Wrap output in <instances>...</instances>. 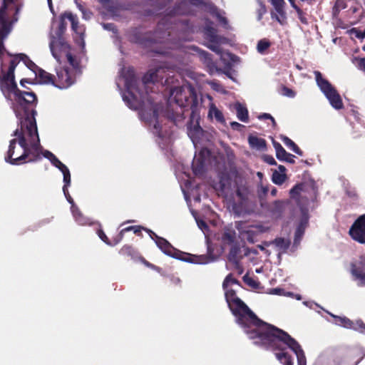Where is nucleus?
<instances>
[{"mask_svg":"<svg viewBox=\"0 0 365 365\" xmlns=\"http://www.w3.org/2000/svg\"><path fill=\"white\" fill-rule=\"evenodd\" d=\"M294 295V293L291 292H285V294H284V296L290 297H293Z\"/></svg>","mask_w":365,"mask_h":365,"instance_id":"obj_60","label":"nucleus"},{"mask_svg":"<svg viewBox=\"0 0 365 365\" xmlns=\"http://www.w3.org/2000/svg\"><path fill=\"white\" fill-rule=\"evenodd\" d=\"M303 304L312 309H315V307H319L318 304L312 301H304Z\"/></svg>","mask_w":365,"mask_h":365,"instance_id":"obj_49","label":"nucleus"},{"mask_svg":"<svg viewBox=\"0 0 365 365\" xmlns=\"http://www.w3.org/2000/svg\"><path fill=\"white\" fill-rule=\"evenodd\" d=\"M350 273L358 286H365V257L361 256L351 262Z\"/></svg>","mask_w":365,"mask_h":365,"instance_id":"obj_15","label":"nucleus"},{"mask_svg":"<svg viewBox=\"0 0 365 365\" xmlns=\"http://www.w3.org/2000/svg\"><path fill=\"white\" fill-rule=\"evenodd\" d=\"M289 240L284 238H278L276 239L273 242L271 243L272 245H274L277 251L279 252V255L285 252L289 246Z\"/></svg>","mask_w":365,"mask_h":365,"instance_id":"obj_26","label":"nucleus"},{"mask_svg":"<svg viewBox=\"0 0 365 365\" xmlns=\"http://www.w3.org/2000/svg\"><path fill=\"white\" fill-rule=\"evenodd\" d=\"M168 101L172 106L175 103L182 110L190 104L189 101L192 102L194 106L197 101V96L195 89L191 86L185 84L172 89Z\"/></svg>","mask_w":365,"mask_h":365,"instance_id":"obj_9","label":"nucleus"},{"mask_svg":"<svg viewBox=\"0 0 365 365\" xmlns=\"http://www.w3.org/2000/svg\"><path fill=\"white\" fill-rule=\"evenodd\" d=\"M118 88L125 87V91H121L123 101L131 109H139V115L141 119L151 130L153 133L159 138L167 135L165 130L160 127L163 118L165 117L162 106L154 103L151 99L140 91L137 86V81L133 68H123L120 76L116 81Z\"/></svg>","mask_w":365,"mask_h":365,"instance_id":"obj_3","label":"nucleus"},{"mask_svg":"<svg viewBox=\"0 0 365 365\" xmlns=\"http://www.w3.org/2000/svg\"><path fill=\"white\" fill-rule=\"evenodd\" d=\"M267 293L269 294H272V295L284 296V294H285V291L282 288L277 287V288L269 289L267 291Z\"/></svg>","mask_w":365,"mask_h":365,"instance_id":"obj_38","label":"nucleus"},{"mask_svg":"<svg viewBox=\"0 0 365 365\" xmlns=\"http://www.w3.org/2000/svg\"><path fill=\"white\" fill-rule=\"evenodd\" d=\"M210 84L212 89L218 92L224 93V89L217 83L211 82Z\"/></svg>","mask_w":365,"mask_h":365,"instance_id":"obj_50","label":"nucleus"},{"mask_svg":"<svg viewBox=\"0 0 365 365\" xmlns=\"http://www.w3.org/2000/svg\"><path fill=\"white\" fill-rule=\"evenodd\" d=\"M287 179V175L285 173H280L279 172L275 170L272 177V182L278 185L283 184Z\"/></svg>","mask_w":365,"mask_h":365,"instance_id":"obj_32","label":"nucleus"},{"mask_svg":"<svg viewBox=\"0 0 365 365\" xmlns=\"http://www.w3.org/2000/svg\"><path fill=\"white\" fill-rule=\"evenodd\" d=\"M314 194L315 189L312 182L297 184L289 191L290 200L297 205L300 217L294 234V245L299 244L304 230L308 225L309 215L307 205L309 200L314 197Z\"/></svg>","mask_w":365,"mask_h":365,"instance_id":"obj_6","label":"nucleus"},{"mask_svg":"<svg viewBox=\"0 0 365 365\" xmlns=\"http://www.w3.org/2000/svg\"><path fill=\"white\" fill-rule=\"evenodd\" d=\"M177 178L179 179L180 182V186L182 191L184 194L185 199L187 202V203L189 205L190 203V199L187 192H186L185 189L188 188L190 181V177L187 175H185V178L184 177L180 178L178 174H177Z\"/></svg>","mask_w":365,"mask_h":365,"instance_id":"obj_27","label":"nucleus"},{"mask_svg":"<svg viewBox=\"0 0 365 365\" xmlns=\"http://www.w3.org/2000/svg\"><path fill=\"white\" fill-rule=\"evenodd\" d=\"M145 230L149 233L150 237L155 241L158 247L163 253L168 256L192 264H205L210 262L208 257L205 255L196 256L187 255L185 257H181L182 253L175 249L168 241L163 237L158 236L155 233L150 230Z\"/></svg>","mask_w":365,"mask_h":365,"instance_id":"obj_7","label":"nucleus"},{"mask_svg":"<svg viewBox=\"0 0 365 365\" xmlns=\"http://www.w3.org/2000/svg\"><path fill=\"white\" fill-rule=\"evenodd\" d=\"M190 1L191 2V4L194 5H200L203 4V1L202 0H190Z\"/></svg>","mask_w":365,"mask_h":365,"instance_id":"obj_56","label":"nucleus"},{"mask_svg":"<svg viewBox=\"0 0 365 365\" xmlns=\"http://www.w3.org/2000/svg\"><path fill=\"white\" fill-rule=\"evenodd\" d=\"M334 319L335 324L360 332L365 331V324L361 320L351 321L346 317H339L329 313Z\"/></svg>","mask_w":365,"mask_h":365,"instance_id":"obj_17","label":"nucleus"},{"mask_svg":"<svg viewBox=\"0 0 365 365\" xmlns=\"http://www.w3.org/2000/svg\"><path fill=\"white\" fill-rule=\"evenodd\" d=\"M354 63L356 66V67L365 72V58H355Z\"/></svg>","mask_w":365,"mask_h":365,"instance_id":"obj_37","label":"nucleus"},{"mask_svg":"<svg viewBox=\"0 0 365 365\" xmlns=\"http://www.w3.org/2000/svg\"><path fill=\"white\" fill-rule=\"evenodd\" d=\"M73 216L75 221L80 225H90L91 221L88 218L84 217L78 209H73Z\"/></svg>","mask_w":365,"mask_h":365,"instance_id":"obj_28","label":"nucleus"},{"mask_svg":"<svg viewBox=\"0 0 365 365\" xmlns=\"http://www.w3.org/2000/svg\"><path fill=\"white\" fill-rule=\"evenodd\" d=\"M22 6V0H3V6L0 9V90L4 97L11 102V108L18 118L34 115L33 113H30L28 105L36 101L34 93L21 92L18 89L14 70L21 60L18 54L11 58L4 46V40L18 21Z\"/></svg>","mask_w":365,"mask_h":365,"instance_id":"obj_2","label":"nucleus"},{"mask_svg":"<svg viewBox=\"0 0 365 365\" xmlns=\"http://www.w3.org/2000/svg\"><path fill=\"white\" fill-rule=\"evenodd\" d=\"M19 119L20 128L14 131L15 138L10 141L7 155L5 157V160L12 165L35 161L40 153H43L34 115H26Z\"/></svg>","mask_w":365,"mask_h":365,"instance_id":"obj_4","label":"nucleus"},{"mask_svg":"<svg viewBox=\"0 0 365 365\" xmlns=\"http://www.w3.org/2000/svg\"><path fill=\"white\" fill-rule=\"evenodd\" d=\"M289 156L290 158L289 157H286L284 160V161H286V162H288V163H294V156L292 154L289 153Z\"/></svg>","mask_w":365,"mask_h":365,"instance_id":"obj_54","label":"nucleus"},{"mask_svg":"<svg viewBox=\"0 0 365 365\" xmlns=\"http://www.w3.org/2000/svg\"><path fill=\"white\" fill-rule=\"evenodd\" d=\"M235 237V233L232 230H227L223 236V240L227 243H232Z\"/></svg>","mask_w":365,"mask_h":365,"instance_id":"obj_34","label":"nucleus"},{"mask_svg":"<svg viewBox=\"0 0 365 365\" xmlns=\"http://www.w3.org/2000/svg\"><path fill=\"white\" fill-rule=\"evenodd\" d=\"M298 15V17L300 20V21L302 24H307V18L304 16L302 11L300 9H297V11H296Z\"/></svg>","mask_w":365,"mask_h":365,"instance_id":"obj_45","label":"nucleus"},{"mask_svg":"<svg viewBox=\"0 0 365 365\" xmlns=\"http://www.w3.org/2000/svg\"><path fill=\"white\" fill-rule=\"evenodd\" d=\"M236 228L242 239L254 243L258 235L266 232L268 228L262 225H250L244 222H236Z\"/></svg>","mask_w":365,"mask_h":365,"instance_id":"obj_11","label":"nucleus"},{"mask_svg":"<svg viewBox=\"0 0 365 365\" xmlns=\"http://www.w3.org/2000/svg\"><path fill=\"white\" fill-rule=\"evenodd\" d=\"M263 160L269 165H276L274 158L271 155H265L263 156Z\"/></svg>","mask_w":365,"mask_h":365,"instance_id":"obj_44","label":"nucleus"},{"mask_svg":"<svg viewBox=\"0 0 365 365\" xmlns=\"http://www.w3.org/2000/svg\"><path fill=\"white\" fill-rule=\"evenodd\" d=\"M120 252L122 255H130L133 253V248L130 246L125 245L121 248Z\"/></svg>","mask_w":365,"mask_h":365,"instance_id":"obj_43","label":"nucleus"},{"mask_svg":"<svg viewBox=\"0 0 365 365\" xmlns=\"http://www.w3.org/2000/svg\"><path fill=\"white\" fill-rule=\"evenodd\" d=\"M267 192H268V189H267V187H264V186H262H262H260V187H259L258 192H259V194L260 195H266V194H267Z\"/></svg>","mask_w":365,"mask_h":365,"instance_id":"obj_52","label":"nucleus"},{"mask_svg":"<svg viewBox=\"0 0 365 365\" xmlns=\"http://www.w3.org/2000/svg\"><path fill=\"white\" fill-rule=\"evenodd\" d=\"M230 125L232 129L237 130H241V129L244 127L242 124H240L237 122H232L230 123Z\"/></svg>","mask_w":365,"mask_h":365,"instance_id":"obj_51","label":"nucleus"},{"mask_svg":"<svg viewBox=\"0 0 365 365\" xmlns=\"http://www.w3.org/2000/svg\"><path fill=\"white\" fill-rule=\"evenodd\" d=\"M183 113H182L181 115H179L178 116H174L173 114L172 115H170V114H168V118L171 119L175 123H178L181 119L183 118Z\"/></svg>","mask_w":365,"mask_h":365,"instance_id":"obj_48","label":"nucleus"},{"mask_svg":"<svg viewBox=\"0 0 365 365\" xmlns=\"http://www.w3.org/2000/svg\"><path fill=\"white\" fill-rule=\"evenodd\" d=\"M281 139L282 142L284 143V145L289 148L291 150L294 152L295 153L302 155V152L300 150V149L298 148V146L288 137L287 136H282Z\"/></svg>","mask_w":365,"mask_h":365,"instance_id":"obj_29","label":"nucleus"},{"mask_svg":"<svg viewBox=\"0 0 365 365\" xmlns=\"http://www.w3.org/2000/svg\"><path fill=\"white\" fill-rule=\"evenodd\" d=\"M267 269H265L264 267L257 268L255 269V272L256 273H258V274H259V273H265V275L267 276Z\"/></svg>","mask_w":365,"mask_h":365,"instance_id":"obj_53","label":"nucleus"},{"mask_svg":"<svg viewBox=\"0 0 365 365\" xmlns=\"http://www.w3.org/2000/svg\"><path fill=\"white\" fill-rule=\"evenodd\" d=\"M210 150L207 148H202L197 154H195L192 163V168L195 175L202 174L210 162Z\"/></svg>","mask_w":365,"mask_h":365,"instance_id":"obj_14","label":"nucleus"},{"mask_svg":"<svg viewBox=\"0 0 365 365\" xmlns=\"http://www.w3.org/2000/svg\"><path fill=\"white\" fill-rule=\"evenodd\" d=\"M204 34L205 38L209 41L207 47L222 58L225 53L222 52L220 45L225 43L226 38L217 35L215 29L212 27V24H209L205 26Z\"/></svg>","mask_w":365,"mask_h":365,"instance_id":"obj_13","label":"nucleus"},{"mask_svg":"<svg viewBox=\"0 0 365 365\" xmlns=\"http://www.w3.org/2000/svg\"><path fill=\"white\" fill-rule=\"evenodd\" d=\"M314 74L318 88L330 105L336 110L341 109L344 106L342 99L334 86L319 71H315Z\"/></svg>","mask_w":365,"mask_h":365,"instance_id":"obj_8","label":"nucleus"},{"mask_svg":"<svg viewBox=\"0 0 365 365\" xmlns=\"http://www.w3.org/2000/svg\"><path fill=\"white\" fill-rule=\"evenodd\" d=\"M237 118L242 122L248 121V110L247 108L240 103L235 104Z\"/></svg>","mask_w":365,"mask_h":365,"instance_id":"obj_25","label":"nucleus"},{"mask_svg":"<svg viewBox=\"0 0 365 365\" xmlns=\"http://www.w3.org/2000/svg\"><path fill=\"white\" fill-rule=\"evenodd\" d=\"M274 11L271 13L272 18L276 19L281 25L287 23V14L284 10V0H269Z\"/></svg>","mask_w":365,"mask_h":365,"instance_id":"obj_18","label":"nucleus"},{"mask_svg":"<svg viewBox=\"0 0 365 365\" xmlns=\"http://www.w3.org/2000/svg\"><path fill=\"white\" fill-rule=\"evenodd\" d=\"M207 98L210 101L207 117L211 120L215 119L217 122L224 124L225 123V120L222 111L218 109L212 102V98L210 96L207 95Z\"/></svg>","mask_w":365,"mask_h":365,"instance_id":"obj_20","label":"nucleus"},{"mask_svg":"<svg viewBox=\"0 0 365 365\" xmlns=\"http://www.w3.org/2000/svg\"><path fill=\"white\" fill-rule=\"evenodd\" d=\"M242 257V255L240 257L237 256V249L232 248L229 254V259L230 261L233 262L236 264H237L238 261Z\"/></svg>","mask_w":365,"mask_h":365,"instance_id":"obj_35","label":"nucleus"},{"mask_svg":"<svg viewBox=\"0 0 365 365\" xmlns=\"http://www.w3.org/2000/svg\"><path fill=\"white\" fill-rule=\"evenodd\" d=\"M270 46V43L266 39L260 40L257 43V51L259 53H263L266 49Z\"/></svg>","mask_w":365,"mask_h":365,"instance_id":"obj_33","label":"nucleus"},{"mask_svg":"<svg viewBox=\"0 0 365 365\" xmlns=\"http://www.w3.org/2000/svg\"><path fill=\"white\" fill-rule=\"evenodd\" d=\"M283 95L287 96V97H289V98H294L295 96V93L288 88H283Z\"/></svg>","mask_w":365,"mask_h":365,"instance_id":"obj_46","label":"nucleus"},{"mask_svg":"<svg viewBox=\"0 0 365 365\" xmlns=\"http://www.w3.org/2000/svg\"><path fill=\"white\" fill-rule=\"evenodd\" d=\"M192 215L194 216V217L195 218V220H196V222L197 224V226L198 227L202 230V231H205L207 229V225H206V223L202 220H198L196 216H195V212L194 211H192Z\"/></svg>","mask_w":365,"mask_h":365,"instance_id":"obj_40","label":"nucleus"},{"mask_svg":"<svg viewBox=\"0 0 365 365\" xmlns=\"http://www.w3.org/2000/svg\"><path fill=\"white\" fill-rule=\"evenodd\" d=\"M277 190L276 188H273L271 190V195H273V196H275L277 195Z\"/></svg>","mask_w":365,"mask_h":365,"instance_id":"obj_63","label":"nucleus"},{"mask_svg":"<svg viewBox=\"0 0 365 365\" xmlns=\"http://www.w3.org/2000/svg\"><path fill=\"white\" fill-rule=\"evenodd\" d=\"M290 3V4L292 5V6L297 11V9H299L294 3V0H288Z\"/></svg>","mask_w":365,"mask_h":365,"instance_id":"obj_57","label":"nucleus"},{"mask_svg":"<svg viewBox=\"0 0 365 365\" xmlns=\"http://www.w3.org/2000/svg\"><path fill=\"white\" fill-rule=\"evenodd\" d=\"M242 251L243 252V256H245V257H248L251 255H257V251L256 250L250 249L246 247H243Z\"/></svg>","mask_w":365,"mask_h":365,"instance_id":"obj_41","label":"nucleus"},{"mask_svg":"<svg viewBox=\"0 0 365 365\" xmlns=\"http://www.w3.org/2000/svg\"><path fill=\"white\" fill-rule=\"evenodd\" d=\"M26 82H27V81H26V80H25V79H22V80L20 81V83H21V85L22 86H24V85H25V83H26Z\"/></svg>","mask_w":365,"mask_h":365,"instance_id":"obj_64","label":"nucleus"},{"mask_svg":"<svg viewBox=\"0 0 365 365\" xmlns=\"http://www.w3.org/2000/svg\"><path fill=\"white\" fill-rule=\"evenodd\" d=\"M56 23L53 22L51 31L50 49L53 56L58 61L63 55H66L68 65L56 68L54 86L66 89L73 85L78 75L81 72L79 61L69 53V46L61 36L65 29L63 21L58 24V30L54 31Z\"/></svg>","mask_w":365,"mask_h":365,"instance_id":"obj_5","label":"nucleus"},{"mask_svg":"<svg viewBox=\"0 0 365 365\" xmlns=\"http://www.w3.org/2000/svg\"><path fill=\"white\" fill-rule=\"evenodd\" d=\"M258 118L259 120H262V119H270L272 122V124L274 125H275V120L274 119V118L269 113H263V114H261L258 116Z\"/></svg>","mask_w":365,"mask_h":365,"instance_id":"obj_47","label":"nucleus"},{"mask_svg":"<svg viewBox=\"0 0 365 365\" xmlns=\"http://www.w3.org/2000/svg\"><path fill=\"white\" fill-rule=\"evenodd\" d=\"M142 230H145V229L140 226H129V227H127L124 228L123 230H122L120 233L123 234V232H128V231H133L134 233H138Z\"/></svg>","mask_w":365,"mask_h":365,"instance_id":"obj_39","label":"nucleus"},{"mask_svg":"<svg viewBox=\"0 0 365 365\" xmlns=\"http://www.w3.org/2000/svg\"><path fill=\"white\" fill-rule=\"evenodd\" d=\"M63 17L68 19L72 26L73 30L78 34H79L81 39H83L82 36L83 34V29L78 26L76 16L71 13H65Z\"/></svg>","mask_w":365,"mask_h":365,"instance_id":"obj_24","label":"nucleus"},{"mask_svg":"<svg viewBox=\"0 0 365 365\" xmlns=\"http://www.w3.org/2000/svg\"><path fill=\"white\" fill-rule=\"evenodd\" d=\"M202 134V130L197 123L187 127V135L192 141L195 146L199 142L200 136Z\"/></svg>","mask_w":365,"mask_h":365,"instance_id":"obj_22","label":"nucleus"},{"mask_svg":"<svg viewBox=\"0 0 365 365\" xmlns=\"http://www.w3.org/2000/svg\"><path fill=\"white\" fill-rule=\"evenodd\" d=\"M277 360L283 365H293L292 358L285 352H274Z\"/></svg>","mask_w":365,"mask_h":365,"instance_id":"obj_30","label":"nucleus"},{"mask_svg":"<svg viewBox=\"0 0 365 365\" xmlns=\"http://www.w3.org/2000/svg\"><path fill=\"white\" fill-rule=\"evenodd\" d=\"M222 286L226 301L236 318V322L250 339L255 340V344L264 346L276 352H284V347L287 346L296 354L297 365H307L304 352L294 339L282 329L261 321L235 295L240 284L232 274L226 277Z\"/></svg>","mask_w":365,"mask_h":365,"instance_id":"obj_1","label":"nucleus"},{"mask_svg":"<svg viewBox=\"0 0 365 365\" xmlns=\"http://www.w3.org/2000/svg\"><path fill=\"white\" fill-rule=\"evenodd\" d=\"M356 36L359 38H364L365 37V30L363 32L356 31Z\"/></svg>","mask_w":365,"mask_h":365,"instance_id":"obj_55","label":"nucleus"},{"mask_svg":"<svg viewBox=\"0 0 365 365\" xmlns=\"http://www.w3.org/2000/svg\"><path fill=\"white\" fill-rule=\"evenodd\" d=\"M43 157L47 158L51 163L58 168L63 174V182L64 185L63 187V194L68 200V202L71 205V212H73V209H78L74 204V202L69 195L68 187L71 184V173L68 167L64 165L62 162H61L50 151L43 152Z\"/></svg>","mask_w":365,"mask_h":365,"instance_id":"obj_10","label":"nucleus"},{"mask_svg":"<svg viewBox=\"0 0 365 365\" xmlns=\"http://www.w3.org/2000/svg\"><path fill=\"white\" fill-rule=\"evenodd\" d=\"M248 143L250 146L255 150L263 151L266 150V142L263 138L254 135L248 137Z\"/></svg>","mask_w":365,"mask_h":365,"instance_id":"obj_23","label":"nucleus"},{"mask_svg":"<svg viewBox=\"0 0 365 365\" xmlns=\"http://www.w3.org/2000/svg\"><path fill=\"white\" fill-rule=\"evenodd\" d=\"M81 10L83 12V17L85 19H89L90 18V16H91V14L90 13H87L86 11H84L83 9H81Z\"/></svg>","mask_w":365,"mask_h":365,"instance_id":"obj_58","label":"nucleus"},{"mask_svg":"<svg viewBox=\"0 0 365 365\" xmlns=\"http://www.w3.org/2000/svg\"><path fill=\"white\" fill-rule=\"evenodd\" d=\"M244 281L247 285L252 288H258L259 287V283L252 277L245 276Z\"/></svg>","mask_w":365,"mask_h":365,"instance_id":"obj_36","label":"nucleus"},{"mask_svg":"<svg viewBox=\"0 0 365 365\" xmlns=\"http://www.w3.org/2000/svg\"><path fill=\"white\" fill-rule=\"evenodd\" d=\"M167 67L160 66L155 71L150 69L143 77V86L145 87L150 83H154L163 78L162 74Z\"/></svg>","mask_w":365,"mask_h":365,"instance_id":"obj_19","label":"nucleus"},{"mask_svg":"<svg viewBox=\"0 0 365 365\" xmlns=\"http://www.w3.org/2000/svg\"><path fill=\"white\" fill-rule=\"evenodd\" d=\"M351 239L359 244H365V214L359 216L349 230Z\"/></svg>","mask_w":365,"mask_h":365,"instance_id":"obj_16","label":"nucleus"},{"mask_svg":"<svg viewBox=\"0 0 365 365\" xmlns=\"http://www.w3.org/2000/svg\"><path fill=\"white\" fill-rule=\"evenodd\" d=\"M201 55H202V56H203L205 58V61H210V58L208 57V54L207 53H206L205 52H202L201 53Z\"/></svg>","mask_w":365,"mask_h":365,"instance_id":"obj_61","label":"nucleus"},{"mask_svg":"<svg viewBox=\"0 0 365 365\" xmlns=\"http://www.w3.org/2000/svg\"><path fill=\"white\" fill-rule=\"evenodd\" d=\"M98 237H100V239L103 241L105 243H106L107 245H113V244H111L109 241H108V239L106 236V235L103 232V230H99L98 231Z\"/></svg>","mask_w":365,"mask_h":365,"instance_id":"obj_42","label":"nucleus"},{"mask_svg":"<svg viewBox=\"0 0 365 365\" xmlns=\"http://www.w3.org/2000/svg\"><path fill=\"white\" fill-rule=\"evenodd\" d=\"M274 147L277 158L279 160H284L286 157L290 158L289 153H288L279 143L274 142Z\"/></svg>","mask_w":365,"mask_h":365,"instance_id":"obj_31","label":"nucleus"},{"mask_svg":"<svg viewBox=\"0 0 365 365\" xmlns=\"http://www.w3.org/2000/svg\"><path fill=\"white\" fill-rule=\"evenodd\" d=\"M293 298H295L297 300H301L302 296L299 294H294Z\"/></svg>","mask_w":365,"mask_h":365,"instance_id":"obj_62","label":"nucleus"},{"mask_svg":"<svg viewBox=\"0 0 365 365\" xmlns=\"http://www.w3.org/2000/svg\"><path fill=\"white\" fill-rule=\"evenodd\" d=\"M203 7L205 11L210 12L213 16H215L225 29L230 28L227 19L223 16L224 13L219 11L216 7L210 4H203Z\"/></svg>","mask_w":365,"mask_h":365,"instance_id":"obj_21","label":"nucleus"},{"mask_svg":"<svg viewBox=\"0 0 365 365\" xmlns=\"http://www.w3.org/2000/svg\"><path fill=\"white\" fill-rule=\"evenodd\" d=\"M18 56L19 57V60L23 61L29 68L34 72L36 79L38 83L51 84L54 86L55 77H53L51 73L38 68L26 55L19 53L18 54Z\"/></svg>","mask_w":365,"mask_h":365,"instance_id":"obj_12","label":"nucleus"},{"mask_svg":"<svg viewBox=\"0 0 365 365\" xmlns=\"http://www.w3.org/2000/svg\"><path fill=\"white\" fill-rule=\"evenodd\" d=\"M278 168H279V173H285V170H286V169H285L284 166H283V165H279V166L278 167Z\"/></svg>","mask_w":365,"mask_h":365,"instance_id":"obj_59","label":"nucleus"}]
</instances>
